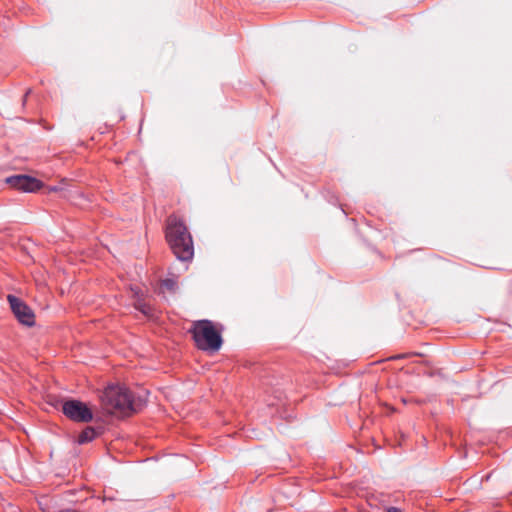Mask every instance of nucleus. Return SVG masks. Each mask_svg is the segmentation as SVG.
Listing matches in <instances>:
<instances>
[{"label":"nucleus","mask_w":512,"mask_h":512,"mask_svg":"<svg viewBox=\"0 0 512 512\" xmlns=\"http://www.w3.org/2000/svg\"><path fill=\"white\" fill-rule=\"evenodd\" d=\"M166 240L178 260H192L194 255L192 236L184 222L176 216H170L167 220Z\"/></svg>","instance_id":"f257e3e1"},{"label":"nucleus","mask_w":512,"mask_h":512,"mask_svg":"<svg viewBox=\"0 0 512 512\" xmlns=\"http://www.w3.org/2000/svg\"><path fill=\"white\" fill-rule=\"evenodd\" d=\"M107 411L120 417H126L136 412L140 403L137 402L128 388L121 385L108 386L102 396Z\"/></svg>","instance_id":"f03ea898"},{"label":"nucleus","mask_w":512,"mask_h":512,"mask_svg":"<svg viewBox=\"0 0 512 512\" xmlns=\"http://www.w3.org/2000/svg\"><path fill=\"white\" fill-rule=\"evenodd\" d=\"M189 332L192 334L196 347L200 350L217 352L223 344L221 332L210 320L194 321Z\"/></svg>","instance_id":"7ed1b4c3"},{"label":"nucleus","mask_w":512,"mask_h":512,"mask_svg":"<svg viewBox=\"0 0 512 512\" xmlns=\"http://www.w3.org/2000/svg\"><path fill=\"white\" fill-rule=\"evenodd\" d=\"M63 414L74 422L88 423L93 419V413L88 406L79 400H66L62 404Z\"/></svg>","instance_id":"20e7f679"},{"label":"nucleus","mask_w":512,"mask_h":512,"mask_svg":"<svg viewBox=\"0 0 512 512\" xmlns=\"http://www.w3.org/2000/svg\"><path fill=\"white\" fill-rule=\"evenodd\" d=\"M7 299L17 320L26 326H33L35 315L32 309L14 295H8Z\"/></svg>","instance_id":"39448f33"},{"label":"nucleus","mask_w":512,"mask_h":512,"mask_svg":"<svg viewBox=\"0 0 512 512\" xmlns=\"http://www.w3.org/2000/svg\"><path fill=\"white\" fill-rule=\"evenodd\" d=\"M6 183L19 191L30 193L39 190L43 185L37 178L24 174L10 176Z\"/></svg>","instance_id":"423d86ee"},{"label":"nucleus","mask_w":512,"mask_h":512,"mask_svg":"<svg viewBox=\"0 0 512 512\" xmlns=\"http://www.w3.org/2000/svg\"><path fill=\"white\" fill-rule=\"evenodd\" d=\"M100 430H96L95 428L88 426L86 427L78 436V443L84 444L95 439L99 434Z\"/></svg>","instance_id":"0eeeda50"},{"label":"nucleus","mask_w":512,"mask_h":512,"mask_svg":"<svg viewBox=\"0 0 512 512\" xmlns=\"http://www.w3.org/2000/svg\"><path fill=\"white\" fill-rule=\"evenodd\" d=\"M136 308L146 316H152L153 309L146 303L139 302Z\"/></svg>","instance_id":"6e6552de"},{"label":"nucleus","mask_w":512,"mask_h":512,"mask_svg":"<svg viewBox=\"0 0 512 512\" xmlns=\"http://www.w3.org/2000/svg\"><path fill=\"white\" fill-rule=\"evenodd\" d=\"M162 286L170 291H174L176 288V282L173 279H165L162 282Z\"/></svg>","instance_id":"1a4fd4ad"},{"label":"nucleus","mask_w":512,"mask_h":512,"mask_svg":"<svg viewBox=\"0 0 512 512\" xmlns=\"http://www.w3.org/2000/svg\"><path fill=\"white\" fill-rule=\"evenodd\" d=\"M387 512H401V510L396 507H390L388 508Z\"/></svg>","instance_id":"9d476101"},{"label":"nucleus","mask_w":512,"mask_h":512,"mask_svg":"<svg viewBox=\"0 0 512 512\" xmlns=\"http://www.w3.org/2000/svg\"><path fill=\"white\" fill-rule=\"evenodd\" d=\"M59 512H78V511L74 510V509H64V510H60Z\"/></svg>","instance_id":"9b49d317"},{"label":"nucleus","mask_w":512,"mask_h":512,"mask_svg":"<svg viewBox=\"0 0 512 512\" xmlns=\"http://www.w3.org/2000/svg\"><path fill=\"white\" fill-rule=\"evenodd\" d=\"M49 190L51 192H56V191H58V187L54 186V187H51Z\"/></svg>","instance_id":"f8f14e48"},{"label":"nucleus","mask_w":512,"mask_h":512,"mask_svg":"<svg viewBox=\"0 0 512 512\" xmlns=\"http://www.w3.org/2000/svg\"><path fill=\"white\" fill-rule=\"evenodd\" d=\"M491 476H492V474H491V473L487 474V475L485 476V480H490Z\"/></svg>","instance_id":"ddd939ff"},{"label":"nucleus","mask_w":512,"mask_h":512,"mask_svg":"<svg viewBox=\"0 0 512 512\" xmlns=\"http://www.w3.org/2000/svg\"><path fill=\"white\" fill-rule=\"evenodd\" d=\"M29 93H30V90L25 93L24 99H26V97L28 96Z\"/></svg>","instance_id":"4468645a"}]
</instances>
